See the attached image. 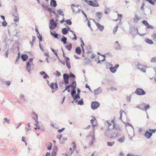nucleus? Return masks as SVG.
Returning a JSON list of instances; mask_svg holds the SVG:
<instances>
[{
	"mask_svg": "<svg viewBox=\"0 0 156 156\" xmlns=\"http://www.w3.org/2000/svg\"><path fill=\"white\" fill-rule=\"evenodd\" d=\"M70 28L68 27L66 28H63L62 29V34L64 35H66L68 32L69 30L70 29Z\"/></svg>",
	"mask_w": 156,
	"mask_h": 156,
	"instance_id": "nucleus-16",
	"label": "nucleus"
},
{
	"mask_svg": "<svg viewBox=\"0 0 156 156\" xmlns=\"http://www.w3.org/2000/svg\"><path fill=\"white\" fill-rule=\"evenodd\" d=\"M49 86L52 89L54 90L55 89H58V87L56 83H51Z\"/></svg>",
	"mask_w": 156,
	"mask_h": 156,
	"instance_id": "nucleus-10",
	"label": "nucleus"
},
{
	"mask_svg": "<svg viewBox=\"0 0 156 156\" xmlns=\"http://www.w3.org/2000/svg\"><path fill=\"white\" fill-rule=\"evenodd\" d=\"M108 124V130H111L114 129L115 128V124L113 120H112L111 123H110L108 121H107Z\"/></svg>",
	"mask_w": 156,
	"mask_h": 156,
	"instance_id": "nucleus-4",
	"label": "nucleus"
},
{
	"mask_svg": "<svg viewBox=\"0 0 156 156\" xmlns=\"http://www.w3.org/2000/svg\"><path fill=\"white\" fill-rule=\"evenodd\" d=\"M20 99L22 101L24 102L26 100V97L22 94H20Z\"/></svg>",
	"mask_w": 156,
	"mask_h": 156,
	"instance_id": "nucleus-22",
	"label": "nucleus"
},
{
	"mask_svg": "<svg viewBox=\"0 0 156 156\" xmlns=\"http://www.w3.org/2000/svg\"><path fill=\"white\" fill-rule=\"evenodd\" d=\"M73 6H74V7L76 6L75 5H74V4L72 5L71 9H72L73 10V12L74 13H77V14L79 13L80 12V11L81 10L80 9H78V10L77 11H76L75 9V8L73 7Z\"/></svg>",
	"mask_w": 156,
	"mask_h": 156,
	"instance_id": "nucleus-20",
	"label": "nucleus"
},
{
	"mask_svg": "<svg viewBox=\"0 0 156 156\" xmlns=\"http://www.w3.org/2000/svg\"><path fill=\"white\" fill-rule=\"evenodd\" d=\"M33 59L32 58H30L27 62L26 65V69L29 73H30V69L31 66L33 64Z\"/></svg>",
	"mask_w": 156,
	"mask_h": 156,
	"instance_id": "nucleus-1",
	"label": "nucleus"
},
{
	"mask_svg": "<svg viewBox=\"0 0 156 156\" xmlns=\"http://www.w3.org/2000/svg\"><path fill=\"white\" fill-rule=\"evenodd\" d=\"M140 19V17H139L137 15H136L135 16V19H134V22H137V21L139 20Z\"/></svg>",
	"mask_w": 156,
	"mask_h": 156,
	"instance_id": "nucleus-37",
	"label": "nucleus"
},
{
	"mask_svg": "<svg viewBox=\"0 0 156 156\" xmlns=\"http://www.w3.org/2000/svg\"><path fill=\"white\" fill-rule=\"evenodd\" d=\"M50 32L51 35L54 38L58 39L59 38V37H58V36H59V37H61L60 35H59L58 34L56 33L55 32H53L52 31H51Z\"/></svg>",
	"mask_w": 156,
	"mask_h": 156,
	"instance_id": "nucleus-12",
	"label": "nucleus"
},
{
	"mask_svg": "<svg viewBox=\"0 0 156 156\" xmlns=\"http://www.w3.org/2000/svg\"><path fill=\"white\" fill-rule=\"evenodd\" d=\"M57 12L60 15L63 16L64 14H63L62 11L61 9H59L57 10Z\"/></svg>",
	"mask_w": 156,
	"mask_h": 156,
	"instance_id": "nucleus-39",
	"label": "nucleus"
},
{
	"mask_svg": "<svg viewBox=\"0 0 156 156\" xmlns=\"http://www.w3.org/2000/svg\"><path fill=\"white\" fill-rule=\"evenodd\" d=\"M37 36L39 39V41L40 43V42H41L42 40V37L41 35L40 34L38 31H37Z\"/></svg>",
	"mask_w": 156,
	"mask_h": 156,
	"instance_id": "nucleus-33",
	"label": "nucleus"
},
{
	"mask_svg": "<svg viewBox=\"0 0 156 156\" xmlns=\"http://www.w3.org/2000/svg\"><path fill=\"white\" fill-rule=\"evenodd\" d=\"M65 22H66L67 24L69 25H71L72 24V22L69 20H66L65 21Z\"/></svg>",
	"mask_w": 156,
	"mask_h": 156,
	"instance_id": "nucleus-49",
	"label": "nucleus"
},
{
	"mask_svg": "<svg viewBox=\"0 0 156 156\" xmlns=\"http://www.w3.org/2000/svg\"><path fill=\"white\" fill-rule=\"evenodd\" d=\"M93 119L90 120L91 123L92 124H93L94 121L96 120V119L94 117L92 116Z\"/></svg>",
	"mask_w": 156,
	"mask_h": 156,
	"instance_id": "nucleus-61",
	"label": "nucleus"
},
{
	"mask_svg": "<svg viewBox=\"0 0 156 156\" xmlns=\"http://www.w3.org/2000/svg\"><path fill=\"white\" fill-rule=\"evenodd\" d=\"M78 105H82L83 104V101L82 100V99L81 100H79L78 102Z\"/></svg>",
	"mask_w": 156,
	"mask_h": 156,
	"instance_id": "nucleus-53",
	"label": "nucleus"
},
{
	"mask_svg": "<svg viewBox=\"0 0 156 156\" xmlns=\"http://www.w3.org/2000/svg\"><path fill=\"white\" fill-rule=\"evenodd\" d=\"M66 88L65 90H67L68 92H70V90H69V88L71 87V86H70V85H68L67 86L66 85Z\"/></svg>",
	"mask_w": 156,
	"mask_h": 156,
	"instance_id": "nucleus-43",
	"label": "nucleus"
},
{
	"mask_svg": "<svg viewBox=\"0 0 156 156\" xmlns=\"http://www.w3.org/2000/svg\"><path fill=\"white\" fill-rule=\"evenodd\" d=\"M149 131L151 132V133H152L151 132H152L153 133H155L156 131V129H149Z\"/></svg>",
	"mask_w": 156,
	"mask_h": 156,
	"instance_id": "nucleus-60",
	"label": "nucleus"
},
{
	"mask_svg": "<svg viewBox=\"0 0 156 156\" xmlns=\"http://www.w3.org/2000/svg\"><path fill=\"white\" fill-rule=\"evenodd\" d=\"M74 99V100L73 101V103H76L78 101V100L77 99H80V97L79 96V94H76V95H74L73 97H72Z\"/></svg>",
	"mask_w": 156,
	"mask_h": 156,
	"instance_id": "nucleus-13",
	"label": "nucleus"
},
{
	"mask_svg": "<svg viewBox=\"0 0 156 156\" xmlns=\"http://www.w3.org/2000/svg\"><path fill=\"white\" fill-rule=\"evenodd\" d=\"M134 93L138 95H144L146 94V92L142 88H137Z\"/></svg>",
	"mask_w": 156,
	"mask_h": 156,
	"instance_id": "nucleus-2",
	"label": "nucleus"
},
{
	"mask_svg": "<svg viewBox=\"0 0 156 156\" xmlns=\"http://www.w3.org/2000/svg\"><path fill=\"white\" fill-rule=\"evenodd\" d=\"M145 105V104H144ZM144 110H145L146 114H147V110L149 109L150 108V106L149 105H144Z\"/></svg>",
	"mask_w": 156,
	"mask_h": 156,
	"instance_id": "nucleus-34",
	"label": "nucleus"
},
{
	"mask_svg": "<svg viewBox=\"0 0 156 156\" xmlns=\"http://www.w3.org/2000/svg\"><path fill=\"white\" fill-rule=\"evenodd\" d=\"M142 23L144 24V25H145L146 26H147V25H148V23L147 22L146 20H144L142 21Z\"/></svg>",
	"mask_w": 156,
	"mask_h": 156,
	"instance_id": "nucleus-55",
	"label": "nucleus"
},
{
	"mask_svg": "<svg viewBox=\"0 0 156 156\" xmlns=\"http://www.w3.org/2000/svg\"><path fill=\"white\" fill-rule=\"evenodd\" d=\"M50 5L54 7H56L57 5L56 1L55 0H51Z\"/></svg>",
	"mask_w": 156,
	"mask_h": 156,
	"instance_id": "nucleus-23",
	"label": "nucleus"
},
{
	"mask_svg": "<svg viewBox=\"0 0 156 156\" xmlns=\"http://www.w3.org/2000/svg\"><path fill=\"white\" fill-rule=\"evenodd\" d=\"M127 156H141V155H135L132 154H128Z\"/></svg>",
	"mask_w": 156,
	"mask_h": 156,
	"instance_id": "nucleus-64",
	"label": "nucleus"
},
{
	"mask_svg": "<svg viewBox=\"0 0 156 156\" xmlns=\"http://www.w3.org/2000/svg\"><path fill=\"white\" fill-rule=\"evenodd\" d=\"M144 106L143 104H140L137 105V107L140 109L144 110Z\"/></svg>",
	"mask_w": 156,
	"mask_h": 156,
	"instance_id": "nucleus-35",
	"label": "nucleus"
},
{
	"mask_svg": "<svg viewBox=\"0 0 156 156\" xmlns=\"http://www.w3.org/2000/svg\"><path fill=\"white\" fill-rule=\"evenodd\" d=\"M102 92V88L99 87L98 88L95 89L93 92L94 95H97L101 93Z\"/></svg>",
	"mask_w": 156,
	"mask_h": 156,
	"instance_id": "nucleus-8",
	"label": "nucleus"
},
{
	"mask_svg": "<svg viewBox=\"0 0 156 156\" xmlns=\"http://www.w3.org/2000/svg\"><path fill=\"white\" fill-rule=\"evenodd\" d=\"M96 56V54H92L90 56V58H94Z\"/></svg>",
	"mask_w": 156,
	"mask_h": 156,
	"instance_id": "nucleus-63",
	"label": "nucleus"
},
{
	"mask_svg": "<svg viewBox=\"0 0 156 156\" xmlns=\"http://www.w3.org/2000/svg\"><path fill=\"white\" fill-rule=\"evenodd\" d=\"M145 42L149 44L152 45L154 44V42L152 41L148 38H147L145 39Z\"/></svg>",
	"mask_w": 156,
	"mask_h": 156,
	"instance_id": "nucleus-19",
	"label": "nucleus"
},
{
	"mask_svg": "<svg viewBox=\"0 0 156 156\" xmlns=\"http://www.w3.org/2000/svg\"><path fill=\"white\" fill-rule=\"evenodd\" d=\"M99 105V103L97 101L93 102L91 104V108L93 109L97 108Z\"/></svg>",
	"mask_w": 156,
	"mask_h": 156,
	"instance_id": "nucleus-7",
	"label": "nucleus"
},
{
	"mask_svg": "<svg viewBox=\"0 0 156 156\" xmlns=\"http://www.w3.org/2000/svg\"><path fill=\"white\" fill-rule=\"evenodd\" d=\"M21 57L24 61H26L28 58V55L25 54L22 55Z\"/></svg>",
	"mask_w": 156,
	"mask_h": 156,
	"instance_id": "nucleus-21",
	"label": "nucleus"
},
{
	"mask_svg": "<svg viewBox=\"0 0 156 156\" xmlns=\"http://www.w3.org/2000/svg\"><path fill=\"white\" fill-rule=\"evenodd\" d=\"M115 143L114 142H108L107 143V145L109 146H112Z\"/></svg>",
	"mask_w": 156,
	"mask_h": 156,
	"instance_id": "nucleus-41",
	"label": "nucleus"
},
{
	"mask_svg": "<svg viewBox=\"0 0 156 156\" xmlns=\"http://www.w3.org/2000/svg\"><path fill=\"white\" fill-rule=\"evenodd\" d=\"M153 40L154 41L156 44V33H154L151 35Z\"/></svg>",
	"mask_w": 156,
	"mask_h": 156,
	"instance_id": "nucleus-31",
	"label": "nucleus"
},
{
	"mask_svg": "<svg viewBox=\"0 0 156 156\" xmlns=\"http://www.w3.org/2000/svg\"><path fill=\"white\" fill-rule=\"evenodd\" d=\"M106 135L107 136L106 134ZM108 137H110V139L116 138L117 137V134L116 133H114V134L111 136L108 135Z\"/></svg>",
	"mask_w": 156,
	"mask_h": 156,
	"instance_id": "nucleus-30",
	"label": "nucleus"
},
{
	"mask_svg": "<svg viewBox=\"0 0 156 156\" xmlns=\"http://www.w3.org/2000/svg\"><path fill=\"white\" fill-rule=\"evenodd\" d=\"M146 27L148 29H153L154 28V27L150 25L148 23Z\"/></svg>",
	"mask_w": 156,
	"mask_h": 156,
	"instance_id": "nucleus-50",
	"label": "nucleus"
},
{
	"mask_svg": "<svg viewBox=\"0 0 156 156\" xmlns=\"http://www.w3.org/2000/svg\"><path fill=\"white\" fill-rule=\"evenodd\" d=\"M146 1L148 2L150 4L152 5H154V3L156 2V0H146Z\"/></svg>",
	"mask_w": 156,
	"mask_h": 156,
	"instance_id": "nucleus-32",
	"label": "nucleus"
},
{
	"mask_svg": "<svg viewBox=\"0 0 156 156\" xmlns=\"http://www.w3.org/2000/svg\"><path fill=\"white\" fill-rule=\"evenodd\" d=\"M119 65L118 64H116L115 65V67H111L109 68L110 71L112 73H114L117 71V69L119 67Z\"/></svg>",
	"mask_w": 156,
	"mask_h": 156,
	"instance_id": "nucleus-9",
	"label": "nucleus"
},
{
	"mask_svg": "<svg viewBox=\"0 0 156 156\" xmlns=\"http://www.w3.org/2000/svg\"><path fill=\"white\" fill-rule=\"evenodd\" d=\"M54 74L57 76H60L61 75V73L58 71H56Z\"/></svg>",
	"mask_w": 156,
	"mask_h": 156,
	"instance_id": "nucleus-52",
	"label": "nucleus"
},
{
	"mask_svg": "<svg viewBox=\"0 0 156 156\" xmlns=\"http://www.w3.org/2000/svg\"><path fill=\"white\" fill-rule=\"evenodd\" d=\"M63 80L65 86H66L69 83V76L68 74L66 73H64L63 75Z\"/></svg>",
	"mask_w": 156,
	"mask_h": 156,
	"instance_id": "nucleus-6",
	"label": "nucleus"
},
{
	"mask_svg": "<svg viewBox=\"0 0 156 156\" xmlns=\"http://www.w3.org/2000/svg\"><path fill=\"white\" fill-rule=\"evenodd\" d=\"M74 151V150H72V148L70 147L69 148V153H70V155H71L73 153V152Z\"/></svg>",
	"mask_w": 156,
	"mask_h": 156,
	"instance_id": "nucleus-58",
	"label": "nucleus"
},
{
	"mask_svg": "<svg viewBox=\"0 0 156 156\" xmlns=\"http://www.w3.org/2000/svg\"><path fill=\"white\" fill-rule=\"evenodd\" d=\"M66 48L67 50L69 51L71 50L72 48V44L70 43L67 44L66 46Z\"/></svg>",
	"mask_w": 156,
	"mask_h": 156,
	"instance_id": "nucleus-27",
	"label": "nucleus"
},
{
	"mask_svg": "<svg viewBox=\"0 0 156 156\" xmlns=\"http://www.w3.org/2000/svg\"><path fill=\"white\" fill-rule=\"evenodd\" d=\"M131 97H132V96L131 95H130L129 96L127 97V100L129 102L130 101Z\"/></svg>",
	"mask_w": 156,
	"mask_h": 156,
	"instance_id": "nucleus-56",
	"label": "nucleus"
},
{
	"mask_svg": "<svg viewBox=\"0 0 156 156\" xmlns=\"http://www.w3.org/2000/svg\"><path fill=\"white\" fill-rule=\"evenodd\" d=\"M134 30L135 31H136V33L137 34H139L140 36H144L145 34H140L138 32V28L136 27L134 28Z\"/></svg>",
	"mask_w": 156,
	"mask_h": 156,
	"instance_id": "nucleus-36",
	"label": "nucleus"
},
{
	"mask_svg": "<svg viewBox=\"0 0 156 156\" xmlns=\"http://www.w3.org/2000/svg\"><path fill=\"white\" fill-rule=\"evenodd\" d=\"M151 62H156V56L154 57L151 58Z\"/></svg>",
	"mask_w": 156,
	"mask_h": 156,
	"instance_id": "nucleus-45",
	"label": "nucleus"
},
{
	"mask_svg": "<svg viewBox=\"0 0 156 156\" xmlns=\"http://www.w3.org/2000/svg\"><path fill=\"white\" fill-rule=\"evenodd\" d=\"M50 25L49 26V28L51 30H53L57 27V24L55 23L53 19H51L50 20Z\"/></svg>",
	"mask_w": 156,
	"mask_h": 156,
	"instance_id": "nucleus-5",
	"label": "nucleus"
},
{
	"mask_svg": "<svg viewBox=\"0 0 156 156\" xmlns=\"http://www.w3.org/2000/svg\"><path fill=\"white\" fill-rule=\"evenodd\" d=\"M66 64L68 69H69L71 68L69 61H66Z\"/></svg>",
	"mask_w": 156,
	"mask_h": 156,
	"instance_id": "nucleus-42",
	"label": "nucleus"
},
{
	"mask_svg": "<svg viewBox=\"0 0 156 156\" xmlns=\"http://www.w3.org/2000/svg\"><path fill=\"white\" fill-rule=\"evenodd\" d=\"M119 26L118 25H116L114 28L113 30V33L115 34L117 32Z\"/></svg>",
	"mask_w": 156,
	"mask_h": 156,
	"instance_id": "nucleus-38",
	"label": "nucleus"
},
{
	"mask_svg": "<svg viewBox=\"0 0 156 156\" xmlns=\"http://www.w3.org/2000/svg\"><path fill=\"white\" fill-rule=\"evenodd\" d=\"M56 150H53V152L51 154V156H55L56 154Z\"/></svg>",
	"mask_w": 156,
	"mask_h": 156,
	"instance_id": "nucleus-48",
	"label": "nucleus"
},
{
	"mask_svg": "<svg viewBox=\"0 0 156 156\" xmlns=\"http://www.w3.org/2000/svg\"><path fill=\"white\" fill-rule=\"evenodd\" d=\"M85 87L86 88H88L91 92L92 93H93V92L90 89V86L89 85H88L87 84H86Z\"/></svg>",
	"mask_w": 156,
	"mask_h": 156,
	"instance_id": "nucleus-54",
	"label": "nucleus"
},
{
	"mask_svg": "<svg viewBox=\"0 0 156 156\" xmlns=\"http://www.w3.org/2000/svg\"><path fill=\"white\" fill-rule=\"evenodd\" d=\"M51 51H53V52L55 54V55L58 58L59 60V58L58 57V56L57 53L52 48H51Z\"/></svg>",
	"mask_w": 156,
	"mask_h": 156,
	"instance_id": "nucleus-51",
	"label": "nucleus"
},
{
	"mask_svg": "<svg viewBox=\"0 0 156 156\" xmlns=\"http://www.w3.org/2000/svg\"><path fill=\"white\" fill-rule=\"evenodd\" d=\"M152 135V133L149 132L148 130H146V132L145 134V136L147 138L150 139Z\"/></svg>",
	"mask_w": 156,
	"mask_h": 156,
	"instance_id": "nucleus-11",
	"label": "nucleus"
},
{
	"mask_svg": "<svg viewBox=\"0 0 156 156\" xmlns=\"http://www.w3.org/2000/svg\"><path fill=\"white\" fill-rule=\"evenodd\" d=\"M125 139V137L123 136L118 140V141L121 143H123L124 142Z\"/></svg>",
	"mask_w": 156,
	"mask_h": 156,
	"instance_id": "nucleus-26",
	"label": "nucleus"
},
{
	"mask_svg": "<svg viewBox=\"0 0 156 156\" xmlns=\"http://www.w3.org/2000/svg\"><path fill=\"white\" fill-rule=\"evenodd\" d=\"M140 66H142V65L141 64H140L139 63H138L137 65V67L138 69L141 71L143 73H145L146 72V70L145 69L143 68H141Z\"/></svg>",
	"mask_w": 156,
	"mask_h": 156,
	"instance_id": "nucleus-15",
	"label": "nucleus"
},
{
	"mask_svg": "<svg viewBox=\"0 0 156 156\" xmlns=\"http://www.w3.org/2000/svg\"><path fill=\"white\" fill-rule=\"evenodd\" d=\"M84 2H86L87 4L90 5L98 7L99 6L98 4L96 1H87V0H84Z\"/></svg>",
	"mask_w": 156,
	"mask_h": 156,
	"instance_id": "nucleus-3",
	"label": "nucleus"
},
{
	"mask_svg": "<svg viewBox=\"0 0 156 156\" xmlns=\"http://www.w3.org/2000/svg\"><path fill=\"white\" fill-rule=\"evenodd\" d=\"M76 82L75 81L73 82L72 84L70 85V86H71V87L73 89H75L76 87Z\"/></svg>",
	"mask_w": 156,
	"mask_h": 156,
	"instance_id": "nucleus-28",
	"label": "nucleus"
},
{
	"mask_svg": "<svg viewBox=\"0 0 156 156\" xmlns=\"http://www.w3.org/2000/svg\"><path fill=\"white\" fill-rule=\"evenodd\" d=\"M103 13L102 12H98L96 13V16L98 20H100L101 19V17L103 16Z\"/></svg>",
	"mask_w": 156,
	"mask_h": 156,
	"instance_id": "nucleus-24",
	"label": "nucleus"
},
{
	"mask_svg": "<svg viewBox=\"0 0 156 156\" xmlns=\"http://www.w3.org/2000/svg\"><path fill=\"white\" fill-rule=\"evenodd\" d=\"M85 62L86 64H87L90 62V59L87 58H85Z\"/></svg>",
	"mask_w": 156,
	"mask_h": 156,
	"instance_id": "nucleus-47",
	"label": "nucleus"
},
{
	"mask_svg": "<svg viewBox=\"0 0 156 156\" xmlns=\"http://www.w3.org/2000/svg\"><path fill=\"white\" fill-rule=\"evenodd\" d=\"M95 24L97 26L98 28L101 31H102L103 30L104 28V26L101 25L99 23L97 22L95 23Z\"/></svg>",
	"mask_w": 156,
	"mask_h": 156,
	"instance_id": "nucleus-17",
	"label": "nucleus"
},
{
	"mask_svg": "<svg viewBox=\"0 0 156 156\" xmlns=\"http://www.w3.org/2000/svg\"><path fill=\"white\" fill-rule=\"evenodd\" d=\"M7 24V23L5 20H4L3 22H2V25L3 26L5 27Z\"/></svg>",
	"mask_w": 156,
	"mask_h": 156,
	"instance_id": "nucleus-57",
	"label": "nucleus"
},
{
	"mask_svg": "<svg viewBox=\"0 0 156 156\" xmlns=\"http://www.w3.org/2000/svg\"><path fill=\"white\" fill-rule=\"evenodd\" d=\"M67 38L64 37L63 36H62V38L61 39V41L64 44H66Z\"/></svg>",
	"mask_w": 156,
	"mask_h": 156,
	"instance_id": "nucleus-29",
	"label": "nucleus"
},
{
	"mask_svg": "<svg viewBox=\"0 0 156 156\" xmlns=\"http://www.w3.org/2000/svg\"><path fill=\"white\" fill-rule=\"evenodd\" d=\"M69 76L70 77L73 78H75V75L71 73H69Z\"/></svg>",
	"mask_w": 156,
	"mask_h": 156,
	"instance_id": "nucleus-59",
	"label": "nucleus"
},
{
	"mask_svg": "<svg viewBox=\"0 0 156 156\" xmlns=\"http://www.w3.org/2000/svg\"><path fill=\"white\" fill-rule=\"evenodd\" d=\"M115 49L118 50H121L122 47L119 43L118 41L115 42Z\"/></svg>",
	"mask_w": 156,
	"mask_h": 156,
	"instance_id": "nucleus-14",
	"label": "nucleus"
},
{
	"mask_svg": "<svg viewBox=\"0 0 156 156\" xmlns=\"http://www.w3.org/2000/svg\"><path fill=\"white\" fill-rule=\"evenodd\" d=\"M4 84L5 85L9 86L11 84V82L9 81H7L4 82Z\"/></svg>",
	"mask_w": 156,
	"mask_h": 156,
	"instance_id": "nucleus-46",
	"label": "nucleus"
},
{
	"mask_svg": "<svg viewBox=\"0 0 156 156\" xmlns=\"http://www.w3.org/2000/svg\"><path fill=\"white\" fill-rule=\"evenodd\" d=\"M75 51L77 54H80L81 52L80 48V47H77Z\"/></svg>",
	"mask_w": 156,
	"mask_h": 156,
	"instance_id": "nucleus-25",
	"label": "nucleus"
},
{
	"mask_svg": "<svg viewBox=\"0 0 156 156\" xmlns=\"http://www.w3.org/2000/svg\"><path fill=\"white\" fill-rule=\"evenodd\" d=\"M72 144H73V147L74 150H75L76 148V143L75 142H73Z\"/></svg>",
	"mask_w": 156,
	"mask_h": 156,
	"instance_id": "nucleus-62",
	"label": "nucleus"
},
{
	"mask_svg": "<svg viewBox=\"0 0 156 156\" xmlns=\"http://www.w3.org/2000/svg\"><path fill=\"white\" fill-rule=\"evenodd\" d=\"M120 113V119L122 120V121L123 122H123L122 120V117L123 116V117L126 116V113L124 112L122 110H121L119 112Z\"/></svg>",
	"mask_w": 156,
	"mask_h": 156,
	"instance_id": "nucleus-18",
	"label": "nucleus"
},
{
	"mask_svg": "<svg viewBox=\"0 0 156 156\" xmlns=\"http://www.w3.org/2000/svg\"><path fill=\"white\" fill-rule=\"evenodd\" d=\"M76 93V91L75 89H72V90L71 92V95H72V97H73L75 93Z\"/></svg>",
	"mask_w": 156,
	"mask_h": 156,
	"instance_id": "nucleus-44",
	"label": "nucleus"
},
{
	"mask_svg": "<svg viewBox=\"0 0 156 156\" xmlns=\"http://www.w3.org/2000/svg\"><path fill=\"white\" fill-rule=\"evenodd\" d=\"M12 15L13 16H15L16 18L14 20V21L16 22H18L19 20V17L15 16V15L14 14H13Z\"/></svg>",
	"mask_w": 156,
	"mask_h": 156,
	"instance_id": "nucleus-40",
	"label": "nucleus"
}]
</instances>
